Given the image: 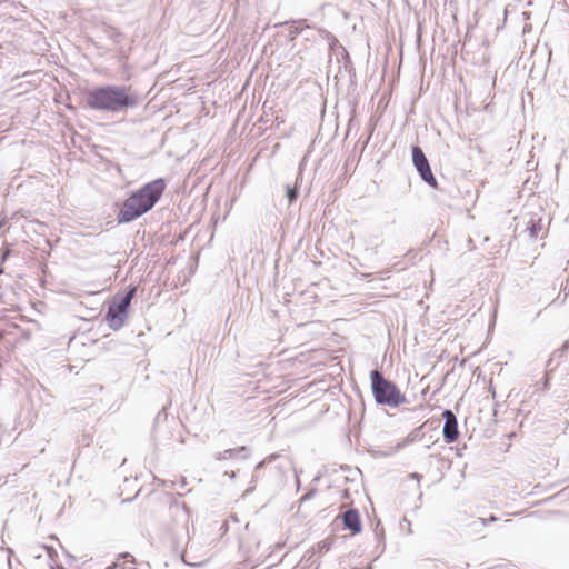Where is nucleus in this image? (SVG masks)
Listing matches in <instances>:
<instances>
[{
  "label": "nucleus",
  "mask_w": 569,
  "mask_h": 569,
  "mask_svg": "<svg viewBox=\"0 0 569 569\" xmlns=\"http://www.w3.org/2000/svg\"><path fill=\"white\" fill-rule=\"evenodd\" d=\"M138 103L139 97L130 86L106 84L86 94V107L100 112L119 113Z\"/></svg>",
  "instance_id": "1"
},
{
  "label": "nucleus",
  "mask_w": 569,
  "mask_h": 569,
  "mask_svg": "<svg viewBox=\"0 0 569 569\" xmlns=\"http://www.w3.org/2000/svg\"><path fill=\"white\" fill-rule=\"evenodd\" d=\"M166 190L163 178L147 182L141 188L131 191L129 197L122 202L117 214V223H129L142 217L158 203Z\"/></svg>",
  "instance_id": "2"
},
{
  "label": "nucleus",
  "mask_w": 569,
  "mask_h": 569,
  "mask_svg": "<svg viewBox=\"0 0 569 569\" xmlns=\"http://www.w3.org/2000/svg\"><path fill=\"white\" fill-rule=\"evenodd\" d=\"M370 385L373 399L378 405L396 408L407 402L406 396L398 386L385 378L377 369L370 372Z\"/></svg>",
  "instance_id": "3"
},
{
  "label": "nucleus",
  "mask_w": 569,
  "mask_h": 569,
  "mask_svg": "<svg viewBox=\"0 0 569 569\" xmlns=\"http://www.w3.org/2000/svg\"><path fill=\"white\" fill-rule=\"evenodd\" d=\"M136 293L137 287L129 286L126 293L121 298L114 299L111 303H109L104 320L112 330H119L124 326L128 318L131 300Z\"/></svg>",
  "instance_id": "4"
},
{
  "label": "nucleus",
  "mask_w": 569,
  "mask_h": 569,
  "mask_svg": "<svg viewBox=\"0 0 569 569\" xmlns=\"http://www.w3.org/2000/svg\"><path fill=\"white\" fill-rule=\"evenodd\" d=\"M412 154V163L416 168L417 172L421 180L427 183L429 187L437 189L438 182L436 177L432 173L429 161L423 152V150L419 146H412L411 148Z\"/></svg>",
  "instance_id": "5"
},
{
  "label": "nucleus",
  "mask_w": 569,
  "mask_h": 569,
  "mask_svg": "<svg viewBox=\"0 0 569 569\" xmlns=\"http://www.w3.org/2000/svg\"><path fill=\"white\" fill-rule=\"evenodd\" d=\"M325 38L328 41L330 59L336 57L337 62L342 63L339 69L343 68L345 70H348L351 67L348 51L342 44H340L339 40L332 33L325 31Z\"/></svg>",
  "instance_id": "6"
},
{
  "label": "nucleus",
  "mask_w": 569,
  "mask_h": 569,
  "mask_svg": "<svg viewBox=\"0 0 569 569\" xmlns=\"http://www.w3.org/2000/svg\"><path fill=\"white\" fill-rule=\"evenodd\" d=\"M442 418L445 419V425L442 428L443 439L447 443H452L459 437L457 417L450 409H445L442 411Z\"/></svg>",
  "instance_id": "7"
},
{
  "label": "nucleus",
  "mask_w": 569,
  "mask_h": 569,
  "mask_svg": "<svg viewBox=\"0 0 569 569\" xmlns=\"http://www.w3.org/2000/svg\"><path fill=\"white\" fill-rule=\"evenodd\" d=\"M343 529L357 535L362 530L360 513L357 509H349L341 516Z\"/></svg>",
  "instance_id": "8"
},
{
  "label": "nucleus",
  "mask_w": 569,
  "mask_h": 569,
  "mask_svg": "<svg viewBox=\"0 0 569 569\" xmlns=\"http://www.w3.org/2000/svg\"><path fill=\"white\" fill-rule=\"evenodd\" d=\"M250 448L247 446H240L238 448L226 449L223 451L217 452L214 458L216 460H234V459H247L250 456Z\"/></svg>",
  "instance_id": "9"
},
{
  "label": "nucleus",
  "mask_w": 569,
  "mask_h": 569,
  "mask_svg": "<svg viewBox=\"0 0 569 569\" xmlns=\"http://www.w3.org/2000/svg\"><path fill=\"white\" fill-rule=\"evenodd\" d=\"M279 456L277 453H272L258 462V465L254 468V472L252 475V478L250 480L249 487L246 489L244 495L252 493L256 489V483L260 478V469L263 468L266 465L271 463L273 460H276Z\"/></svg>",
  "instance_id": "10"
},
{
  "label": "nucleus",
  "mask_w": 569,
  "mask_h": 569,
  "mask_svg": "<svg viewBox=\"0 0 569 569\" xmlns=\"http://www.w3.org/2000/svg\"><path fill=\"white\" fill-rule=\"evenodd\" d=\"M168 415L166 407H163L156 416L154 422H153V437L157 440L161 439V430L162 426L167 422Z\"/></svg>",
  "instance_id": "11"
},
{
  "label": "nucleus",
  "mask_w": 569,
  "mask_h": 569,
  "mask_svg": "<svg viewBox=\"0 0 569 569\" xmlns=\"http://www.w3.org/2000/svg\"><path fill=\"white\" fill-rule=\"evenodd\" d=\"M193 549V543L192 542H189L187 545V548L184 550V552L182 553V560L186 565L188 566H191V567H199V566H202L204 562H206V559L203 560H200V561H191L190 560V553Z\"/></svg>",
  "instance_id": "12"
},
{
  "label": "nucleus",
  "mask_w": 569,
  "mask_h": 569,
  "mask_svg": "<svg viewBox=\"0 0 569 569\" xmlns=\"http://www.w3.org/2000/svg\"><path fill=\"white\" fill-rule=\"evenodd\" d=\"M421 429L422 427H418L416 429H413L403 440L402 443L398 445L399 448L403 447V446H407L409 443H413L416 441H419L422 437V433H421Z\"/></svg>",
  "instance_id": "13"
},
{
  "label": "nucleus",
  "mask_w": 569,
  "mask_h": 569,
  "mask_svg": "<svg viewBox=\"0 0 569 569\" xmlns=\"http://www.w3.org/2000/svg\"><path fill=\"white\" fill-rule=\"evenodd\" d=\"M526 230L529 232L530 239H532V240L537 239L538 234L541 230L540 221L531 220Z\"/></svg>",
  "instance_id": "14"
},
{
  "label": "nucleus",
  "mask_w": 569,
  "mask_h": 569,
  "mask_svg": "<svg viewBox=\"0 0 569 569\" xmlns=\"http://www.w3.org/2000/svg\"><path fill=\"white\" fill-rule=\"evenodd\" d=\"M332 541L330 539H325L317 543L316 551L319 553H325L331 549Z\"/></svg>",
  "instance_id": "15"
},
{
  "label": "nucleus",
  "mask_w": 569,
  "mask_h": 569,
  "mask_svg": "<svg viewBox=\"0 0 569 569\" xmlns=\"http://www.w3.org/2000/svg\"><path fill=\"white\" fill-rule=\"evenodd\" d=\"M286 196L288 198L289 203L291 204L293 201L297 200V198L299 196L298 188L297 187L287 186V193H286Z\"/></svg>",
  "instance_id": "16"
},
{
  "label": "nucleus",
  "mask_w": 569,
  "mask_h": 569,
  "mask_svg": "<svg viewBox=\"0 0 569 569\" xmlns=\"http://www.w3.org/2000/svg\"><path fill=\"white\" fill-rule=\"evenodd\" d=\"M569 350V340H566L562 345V347L555 351L556 355H559L560 357L563 356L566 351Z\"/></svg>",
  "instance_id": "17"
},
{
  "label": "nucleus",
  "mask_w": 569,
  "mask_h": 569,
  "mask_svg": "<svg viewBox=\"0 0 569 569\" xmlns=\"http://www.w3.org/2000/svg\"><path fill=\"white\" fill-rule=\"evenodd\" d=\"M316 495V489H311L309 490L307 493H305L302 497H301V502H305V501H308L310 500L311 498H313V496Z\"/></svg>",
  "instance_id": "18"
},
{
  "label": "nucleus",
  "mask_w": 569,
  "mask_h": 569,
  "mask_svg": "<svg viewBox=\"0 0 569 569\" xmlns=\"http://www.w3.org/2000/svg\"><path fill=\"white\" fill-rule=\"evenodd\" d=\"M299 33H300V30H299V29H297V28H296V29L290 30V36H291L292 38L297 37Z\"/></svg>",
  "instance_id": "19"
},
{
  "label": "nucleus",
  "mask_w": 569,
  "mask_h": 569,
  "mask_svg": "<svg viewBox=\"0 0 569 569\" xmlns=\"http://www.w3.org/2000/svg\"><path fill=\"white\" fill-rule=\"evenodd\" d=\"M410 477L413 478V479H417L419 481L422 476L417 473V472H413V473L410 475Z\"/></svg>",
  "instance_id": "20"
},
{
  "label": "nucleus",
  "mask_w": 569,
  "mask_h": 569,
  "mask_svg": "<svg viewBox=\"0 0 569 569\" xmlns=\"http://www.w3.org/2000/svg\"><path fill=\"white\" fill-rule=\"evenodd\" d=\"M230 479H234L236 478V472L234 471H231V472H226Z\"/></svg>",
  "instance_id": "21"
},
{
  "label": "nucleus",
  "mask_w": 569,
  "mask_h": 569,
  "mask_svg": "<svg viewBox=\"0 0 569 569\" xmlns=\"http://www.w3.org/2000/svg\"><path fill=\"white\" fill-rule=\"evenodd\" d=\"M496 520H497V519H496V517H495V516H491V517L488 519V521H491V522H492V521H496ZM482 521H483V523H485V525L487 523V520H485V519H483Z\"/></svg>",
  "instance_id": "22"
},
{
  "label": "nucleus",
  "mask_w": 569,
  "mask_h": 569,
  "mask_svg": "<svg viewBox=\"0 0 569 569\" xmlns=\"http://www.w3.org/2000/svg\"><path fill=\"white\" fill-rule=\"evenodd\" d=\"M121 557L127 558V557H131V556L129 553H122Z\"/></svg>",
  "instance_id": "23"
},
{
  "label": "nucleus",
  "mask_w": 569,
  "mask_h": 569,
  "mask_svg": "<svg viewBox=\"0 0 569 569\" xmlns=\"http://www.w3.org/2000/svg\"><path fill=\"white\" fill-rule=\"evenodd\" d=\"M50 569H57V568L51 567ZM58 569H64V568H58Z\"/></svg>",
  "instance_id": "24"
}]
</instances>
